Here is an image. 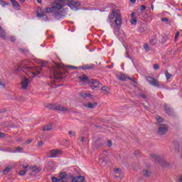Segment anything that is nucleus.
I'll return each mask as SVG.
<instances>
[{"label":"nucleus","mask_w":182,"mask_h":182,"mask_svg":"<svg viewBox=\"0 0 182 182\" xmlns=\"http://www.w3.org/2000/svg\"><path fill=\"white\" fill-rule=\"evenodd\" d=\"M66 4L71 9L75 11L77 9V6H80V3L73 0H55L52 3L51 7L46 8L45 13L50 14L52 12H55V14H54V17L55 19H60V18H62V15H60V14H59L58 11H60V9H62Z\"/></svg>","instance_id":"f257e3e1"},{"label":"nucleus","mask_w":182,"mask_h":182,"mask_svg":"<svg viewBox=\"0 0 182 182\" xmlns=\"http://www.w3.org/2000/svg\"><path fill=\"white\" fill-rule=\"evenodd\" d=\"M29 65H31V61L29 60H24L21 61L18 64V70H23L27 76H29L31 80H32L33 77L41 73V68L38 67L32 68Z\"/></svg>","instance_id":"f03ea898"},{"label":"nucleus","mask_w":182,"mask_h":182,"mask_svg":"<svg viewBox=\"0 0 182 182\" xmlns=\"http://www.w3.org/2000/svg\"><path fill=\"white\" fill-rule=\"evenodd\" d=\"M114 17H115V20H114L115 25L117 29L119 30L122 26V14H120V12L119 11H116L113 10L111 14L108 16V19L110 23H112V21L114 19Z\"/></svg>","instance_id":"7ed1b4c3"},{"label":"nucleus","mask_w":182,"mask_h":182,"mask_svg":"<svg viewBox=\"0 0 182 182\" xmlns=\"http://www.w3.org/2000/svg\"><path fill=\"white\" fill-rule=\"evenodd\" d=\"M56 66L57 68L52 70L51 73L53 75V79L59 80L62 77V71H60V69H63V65L58 64Z\"/></svg>","instance_id":"20e7f679"},{"label":"nucleus","mask_w":182,"mask_h":182,"mask_svg":"<svg viewBox=\"0 0 182 182\" xmlns=\"http://www.w3.org/2000/svg\"><path fill=\"white\" fill-rule=\"evenodd\" d=\"M146 80L149 83V85H151V86H154L159 89H163V87H164V85L159 82V80H156L154 77L147 76L146 77Z\"/></svg>","instance_id":"39448f33"},{"label":"nucleus","mask_w":182,"mask_h":182,"mask_svg":"<svg viewBox=\"0 0 182 182\" xmlns=\"http://www.w3.org/2000/svg\"><path fill=\"white\" fill-rule=\"evenodd\" d=\"M151 157L152 159L156 160V161H158V163H159V164L162 166V167H168V166H170V163L164 160L159 155H152Z\"/></svg>","instance_id":"423d86ee"},{"label":"nucleus","mask_w":182,"mask_h":182,"mask_svg":"<svg viewBox=\"0 0 182 182\" xmlns=\"http://www.w3.org/2000/svg\"><path fill=\"white\" fill-rule=\"evenodd\" d=\"M117 79H118V80H122V82H126V80H131V82H133V83H137L136 80L127 76L126 74H121L117 75Z\"/></svg>","instance_id":"0eeeda50"},{"label":"nucleus","mask_w":182,"mask_h":182,"mask_svg":"<svg viewBox=\"0 0 182 182\" xmlns=\"http://www.w3.org/2000/svg\"><path fill=\"white\" fill-rule=\"evenodd\" d=\"M168 126H167V124H159L158 134H160V136H163L166 134V132H168Z\"/></svg>","instance_id":"6e6552de"},{"label":"nucleus","mask_w":182,"mask_h":182,"mask_svg":"<svg viewBox=\"0 0 182 182\" xmlns=\"http://www.w3.org/2000/svg\"><path fill=\"white\" fill-rule=\"evenodd\" d=\"M88 84L90 85V87L92 89V90L100 86V82L93 79L90 80L88 82Z\"/></svg>","instance_id":"1a4fd4ad"},{"label":"nucleus","mask_w":182,"mask_h":182,"mask_svg":"<svg viewBox=\"0 0 182 182\" xmlns=\"http://www.w3.org/2000/svg\"><path fill=\"white\" fill-rule=\"evenodd\" d=\"M50 159H55L62 154V151L59 149H53L50 151Z\"/></svg>","instance_id":"9d476101"},{"label":"nucleus","mask_w":182,"mask_h":182,"mask_svg":"<svg viewBox=\"0 0 182 182\" xmlns=\"http://www.w3.org/2000/svg\"><path fill=\"white\" fill-rule=\"evenodd\" d=\"M53 109L54 110H59L60 112H69V109H68L66 107H63L60 105H54L53 106Z\"/></svg>","instance_id":"9b49d317"},{"label":"nucleus","mask_w":182,"mask_h":182,"mask_svg":"<svg viewBox=\"0 0 182 182\" xmlns=\"http://www.w3.org/2000/svg\"><path fill=\"white\" fill-rule=\"evenodd\" d=\"M21 89L26 90V89H28V87H29V79L25 77L21 80Z\"/></svg>","instance_id":"f8f14e48"},{"label":"nucleus","mask_w":182,"mask_h":182,"mask_svg":"<svg viewBox=\"0 0 182 182\" xmlns=\"http://www.w3.org/2000/svg\"><path fill=\"white\" fill-rule=\"evenodd\" d=\"M72 182H84L85 181V177L80 176H71Z\"/></svg>","instance_id":"ddd939ff"},{"label":"nucleus","mask_w":182,"mask_h":182,"mask_svg":"<svg viewBox=\"0 0 182 182\" xmlns=\"http://www.w3.org/2000/svg\"><path fill=\"white\" fill-rule=\"evenodd\" d=\"M165 108V112L168 114L169 116H173L174 114V112H173V109L168 107V105H164Z\"/></svg>","instance_id":"4468645a"},{"label":"nucleus","mask_w":182,"mask_h":182,"mask_svg":"<svg viewBox=\"0 0 182 182\" xmlns=\"http://www.w3.org/2000/svg\"><path fill=\"white\" fill-rule=\"evenodd\" d=\"M10 1L11 2V5L13 8H14V9L19 10V8H21V6L19 5V3L16 1V0H10Z\"/></svg>","instance_id":"2eb2a0df"},{"label":"nucleus","mask_w":182,"mask_h":182,"mask_svg":"<svg viewBox=\"0 0 182 182\" xmlns=\"http://www.w3.org/2000/svg\"><path fill=\"white\" fill-rule=\"evenodd\" d=\"M135 15H136V13H134V12L132 13V14H131L132 18H131L130 22L132 25H136L137 23V18H136Z\"/></svg>","instance_id":"dca6fc26"},{"label":"nucleus","mask_w":182,"mask_h":182,"mask_svg":"<svg viewBox=\"0 0 182 182\" xmlns=\"http://www.w3.org/2000/svg\"><path fill=\"white\" fill-rule=\"evenodd\" d=\"M85 107H87V109H95V107L97 106V103L94 102V103H90L87 102L86 104L84 105Z\"/></svg>","instance_id":"f3484780"},{"label":"nucleus","mask_w":182,"mask_h":182,"mask_svg":"<svg viewBox=\"0 0 182 182\" xmlns=\"http://www.w3.org/2000/svg\"><path fill=\"white\" fill-rule=\"evenodd\" d=\"M37 16L38 18H43V16H45V13L42 11V9H41L40 7H38L37 9Z\"/></svg>","instance_id":"a211bd4d"},{"label":"nucleus","mask_w":182,"mask_h":182,"mask_svg":"<svg viewBox=\"0 0 182 182\" xmlns=\"http://www.w3.org/2000/svg\"><path fill=\"white\" fill-rule=\"evenodd\" d=\"M0 38H2V39L6 40V33H5V31H4V28L0 26Z\"/></svg>","instance_id":"6ab92c4d"},{"label":"nucleus","mask_w":182,"mask_h":182,"mask_svg":"<svg viewBox=\"0 0 182 182\" xmlns=\"http://www.w3.org/2000/svg\"><path fill=\"white\" fill-rule=\"evenodd\" d=\"M95 68V65L91 64H87L85 65H83L82 67H80V69H82L83 70H86L87 69H93Z\"/></svg>","instance_id":"aec40b11"},{"label":"nucleus","mask_w":182,"mask_h":182,"mask_svg":"<svg viewBox=\"0 0 182 182\" xmlns=\"http://www.w3.org/2000/svg\"><path fill=\"white\" fill-rule=\"evenodd\" d=\"M52 129H53V125L51 124H48L44 126L43 130L44 132H50V130H52Z\"/></svg>","instance_id":"412c9836"},{"label":"nucleus","mask_w":182,"mask_h":182,"mask_svg":"<svg viewBox=\"0 0 182 182\" xmlns=\"http://www.w3.org/2000/svg\"><path fill=\"white\" fill-rule=\"evenodd\" d=\"M82 82H86L89 77L86 75H82L78 77Z\"/></svg>","instance_id":"4be33fe9"},{"label":"nucleus","mask_w":182,"mask_h":182,"mask_svg":"<svg viewBox=\"0 0 182 182\" xmlns=\"http://www.w3.org/2000/svg\"><path fill=\"white\" fill-rule=\"evenodd\" d=\"M18 52H21V53H23L24 55H28V53H29V50L26 48H19Z\"/></svg>","instance_id":"5701e85b"},{"label":"nucleus","mask_w":182,"mask_h":182,"mask_svg":"<svg viewBox=\"0 0 182 182\" xmlns=\"http://www.w3.org/2000/svg\"><path fill=\"white\" fill-rule=\"evenodd\" d=\"M80 96L82 97H90L91 99L93 97V95H92L89 94V93H81Z\"/></svg>","instance_id":"b1692460"},{"label":"nucleus","mask_w":182,"mask_h":182,"mask_svg":"<svg viewBox=\"0 0 182 182\" xmlns=\"http://www.w3.org/2000/svg\"><path fill=\"white\" fill-rule=\"evenodd\" d=\"M156 120L157 122V123H164V119L163 118H161V117L160 116H156Z\"/></svg>","instance_id":"393cba45"},{"label":"nucleus","mask_w":182,"mask_h":182,"mask_svg":"<svg viewBox=\"0 0 182 182\" xmlns=\"http://www.w3.org/2000/svg\"><path fill=\"white\" fill-rule=\"evenodd\" d=\"M66 177H68V173H66V172H62L61 173H60V178L66 180Z\"/></svg>","instance_id":"a878e982"},{"label":"nucleus","mask_w":182,"mask_h":182,"mask_svg":"<svg viewBox=\"0 0 182 182\" xmlns=\"http://www.w3.org/2000/svg\"><path fill=\"white\" fill-rule=\"evenodd\" d=\"M34 173H41V169L40 168H36V166H33L31 168Z\"/></svg>","instance_id":"bb28decb"},{"label":"nucleus","mask_w":182,"mask_h":182,"mask_svg":"<svg viewBox=\"0 0 182 182\" xmlns=\"http://www.w3.org/2000/svg\"><path fill=\"white\" fill-rule=\"evenodd\" d=\"M11 168H12L11 167H6L3 171L4 174H8V173H9V171H11Z\"/></svg>","instance_id":"cd10ccee"},{"label":"nucleus","mask_w":182,"mask_h":182,"mask_svg":"<svg viewBox=\"0 0 182 182\" xmlns=\"http://www.w3.org/2000/svg\"><path fill=\"white\" fill-rule=\"evenodd\" d=\"M163 22H166V23H171V21H170L168 18H162L161 19Z\"/></svg>","instance_id":"c85d7f7f"},{"label":"nucleus","mask_w":182,"mask_h":182,"mask_svg":"<svg viewBox=\"0 0 182 182\" xmlns=\"http://www.w3.org/2000/svg\"><path fill=\"white\" fill-rule=\"evenodd\" d=\"M101 90L103 91V92H105V93H109V92H110V89H109L108 87H102L101 88Z\"/></svg>","instance_id":"c756f323"},{"label":"nucleus","mask_w":182,"mask_h":182,"mask_svg":"<svg viewBox=\"0 0 182 182\" xmlns=\"http://www.w3.org/2000/svg\"><path fill=\"white\" fill-rule=\"evenodd\" d=\"M68 134H70L71 137H76V132H75L68 131Z\"/></svg>","instance_id":"7c9ffc66"},{"label":"nucleus","mask_w":182,"mask_h":182,"mask_svg":"<svg viewBox=\"0 0 182 182\" xmlns=\"http://www.w3.org/2000/svg\"><path fill=\"white\" fill-rule=\"evenodd\" d=\"M5 82H4V81L0 80V89H5Z\"/></svg>","instance_id":"2f4dec72"},{"label":"nucleus","mask_w":182,"mask_h":182,"mask_svg":"<svg viewBox=\"0 0 182 182\" xmlns=\"http://www.w3.org/2000/svg\"><path fill=\"white\" fill-rule=\"evenodd\" d=\"M144 48L146 52H149L150 51V48H149V44L145 43L144 45Z\"/></svg>","instance_id":"473e14b6"},{"label":"nucleus","mask_w":182,"mask_h":182,"mask_svg":"<svg viewBox=\"0 0 182 182\" xmlns=\"http://www.w3.org/2000/svg\"><path fill=\"white\" fill-rule=\"evenodd\" d=\"M143 174H144V176H145V177H149L150 172H149L148 171L145 170V171H143Z\"/></svg>","instance_id":"72a5a7b5"},{"label":"nucleus","mask_w":182,"mask_h":182,"mask_svg":"<svg viewBox=\"0 0 182 182\" xmlns=\"http://www.w3.org/2000/svg\"><path fill=\"white\" fill-rule=\"evenodd\" d=\"M156 42H157V41H156V38H151V39L150 40V43H151V45H152V46L156 45Z\"/></svg>","instance_id":"f704fd0d"},{"label":"nucleus","mask_w":182,"mask_h":182,"mask_svg":"<svg viewBox=\"0 0 182 182\" xmlns=\"http://www.w3.org/2000/svg\"><path fill=\"white\" fill-rule=\"evenodd\" d=\"M138 96H139V97H141L142 99H147V97H146V95L141 93V92H139L138 94Z\"/></svg>","instance_id":"c9c22d12"},{"label":"nucleus","mask_w":182,"mask_h":182,"mask_svg":"<svg viewBox=\"0 0 182 182\" xmlns=\"http://www.w3.org/2000/svg\"><path fill=\"white\" fill-rule=\"evenodd\" d=\"M107 147H112V146H113V143H112V140L107 141Z\"/></svg>","instance_id":"e433bc0d"},{"label":"nucleus","mask_w":182,"mask_h":182,"mask_svg":"<svg viewBox=\"0 0 182 182\" xmlns=\"http://www.w3.org/2000/svg\"><path fill=\"white\" fill-rule=\"evenodd\" d=\"M20 176H25L26 174V170H22L18 172Z\"/></svg>","instance_id":"4c0bfd02"},{"label":"nucleus","mask_w":182,"mask_h":182,"mask_svg":"<svg viewBox=\"0 0 182 182\" xmlns=\"http://www.w3.org/2000/svg\"><path fill=\"white\" fill-rule=\"evenodd\" d=\"M166 76V79H170V77H171V74H170V73H168V71H166L165 73Z\"/></svg>","instance_id":"58836bf2"},{"label":"nucleus","mask_w":182,"mask_h":182,"mask_svg":"<svg viewBox=\"0 0 182 182\" xmlns=\"http://www.w3.org/2000/svg\"><path fill=\"white\" fill-rule=\"evenodd\" d=\"M154 70H157L160 69V65H159V64H155L154 65Z\"/></svg>","instance_id":"ea45409f"},{"label":"nucleus","mask_w":182,"mask_h":182,"mask_svg":"<svg viewBox=\"0 0 182 182\" xmlns=\"http://www.w3.org/2000/svg\"><path fill=\"white\" fill-rule=\"evenodd\" d=\"M0 4L1 5V6H5L8 5V4L6 3L4 1H0Z\"/></svg>","instance_id":"a19ab883"},{"label":"nucleus","mask_w":182,"mask_h":182,"mask_svg":"<svg viewBox=\"0 0 182 182\" xmlns=\"http://www.w3.org/2000/svg\"><path fill=\"white\" fill-rule=\"evenodd\" d=\"M58 182H68V180L60 178L59 179H58Z\"/></svg>","instance_id":"79ce46f5"},{"label":"nucleus","mask_w":182,"mask_h":182,"mask_svg":"<svg viewBox=\"0 0 182 182\" xmlns=\"http://www.w3.org/2000/svg\"><path fill=\"white\" fill-rule=\"evenodd\" d=\"M10 41L11 42H15L16 41V38L15 36H11L10 37Z\"/></svg>","instance_id":"37998d69"},{"label":"nucleus","mask_w":182,"mask_h":182,"mask_svg":"<svg viewBox=\"0 0 182 182\" xmlns=\"http://www.w3.org/2000/svg\"><path fill=\"white\" fill-rule=\"evenodd\" d=\"M42 146H43V141H40L38 144L37 147H42Z\"/></svg>","instance_id":"c03bdc74"},{"label":"nucleus","mask_w":182,"mask_h":182,"mask_svg":"<svg viewBox=\"0 0 182 182\" xmlns=\"http://www.w3.org/2000/svg\"><path fill=\"white\" fill-rule=\"evenodd\" d=\"M58 178H56V177H55V176H53V177H52L51 178V181H53V182H58Z\"/></svg>","instance_id":"a18cd8bd"},{"label":"nucleus","mask_w":182,"mask_h":182,"mask_svg":"<svg viewBox=\"0 0 182 182\" xmlns=\"http://www.w3.org/2000/svg\"><path fill=\"white\" fill-rule=\"evenodd\" d=\"M1 126H3L4 127H8V126H9V123H6V122H3L1 124Z\"/></svg>","instance_id":"49530a36"},{"label":"nucleus","mask_w":182,"mask_h":182,"mask_svg":"<svg viewBox=\"0 0 182 182\" xmlns=\"http://www.w3.org/2000/svg\"><path fill=\"white\" fill-rule=\"evenodd\" d=\"M180 36V32H176V34L175 36V41H177V38Z\"/></svg>","instance_id":"de8ad7c7"},{"label":"nucleus","mask_w":182,"mask_h":182,"mask_svg":"<svg viewBox=\"0 0 182 182\" xmlns=\"http://www.w3.org/2000/svg\"><path fill=\"white\" fill-rule=\"evenodd\" d=\"M68 68L69 69H77V67L72 66V65H68Z\"/></svg>","instance_id":"09e8293b"},{"label":"nucleus","mask_w":182,"mask_h":182,"mask_svg":"<svg viewBox=\"0 0 182 182\" xmlns=\"http://www.w3.org/2000/svg\"><path fill=\"white\" fill-rule=\"evenodd\" d=\"M140 9H141V11H146V6L141 5Z\"/></svg>","instance_id":"8fccbe9b"},{"label":"nucleus","mask_w":182,"mask_h":182,"mask_svg":"<svg viewBox=\"0 0 182 182\" xmlns=\"http://www.w3.org/2000/svg\"><path fill=\"white\" fill-rule=\"evenodd\" d=\"M30 143H32V139H27V140L26 141V144H30Z\"/></svg>","instance_id":"3c124183"},{"label":"nucleus","mask_w":182,"mask_h":182,"mask_svg":"<svg viewBox=\"0 0 182 182\" xmlns=\"http://www.w3.org/2000/svg\"><path fill=\"white\" fill-rule=\"evenodd\" d=\"M178 182H182V175L178 177Z\"/></svg>","instance_id":"603ef678"},{"label":"nucleus","mask_w":182,"mask_h":182,"mask_svg":"<svg viewBox=\"0 0 182 182\" xmlns=\"http://www.w3.org/2000/svg\"><path fill=\"white\" fill-rule=\"evenodd\" d=\"M115 173H117V174H119L120 173V169L119 168H117L115 170Z\"/></svg>","instance_id":"864d4df0"},{"label":"nucleus","mask_w":182,"mask_h":182,"mask_svg":"<svg viewBox=\"0 0 182 182\" xmlns=\"http://www.w3.org/2000/svg\"><path fill=\"white\" fill-rule=\"evenodd\" d=\"M0 137H5V134L0 132Z\"/></svg>","instance_id":"5fc2aeb1"},{"label":"nucleus","mask_w":182,"mask_h":182,"mask_svg":"<svg viewBox=\"0 0 182 182\" xmlns=\"http://www.w3.org/2000/svg\"><path fill=\"white\" fill-rule=\"evenodd\" d=\"M85 139H86V138H85V137H82V138H81V141H82V143H83V142L85 141Z\"/></svg>","instance_id":"6e6d98bb"},{"label":"nucleus","mask_w":182,"mask_h":182,"mask_svg":"<svg viewBox=\"0 0 182 182\" xmlns=\"http://www.w3.org/2000/svg\"><path fill=\"white\" fill-rule=\"evenodd\" d=\"M17 150H18V151H22V150H23V149H22V148H21V147H18V148L17 149Z\"/></svg>","instance_id":"4d7b16f0"},{"label":"nucleus","mask_w":182,"mask_h":182,"mask_svg":"<svg viewBox=\"0 0 182 182\" xmlns=\"http://www.w3.org/2000/svg\"><path fill=\"white\" fill-rule=\"evenodd\" d=\"M38 4H42V0H36Z\"/></svg>","instance_id":"13d9d810"},{"label":"nucleus","mask_w":182,"mask_h":182,"mask_svg":"<svg viewBox=\"0 0 182 182\" xmlns=\"http://www.w3.org/2000/svg\"><path fill=\"white\" fill-rule=\"evenodd\" d=\"M133 96H136V91H132Z\"/></svg>","instance_id":"bf43d9fd"},{"label":"nucleus","mask_w":182,"mask_h":182,"mask_svg":"<svg viewBox=\"0 0 182 182\" xmlns=\"http://www.w3.org/2000/svg\"><path fill=\"white\" fill-rule=\"evenodd\" d=\"M131 2H132V4H135V3H136V0H131Z\"/></svg>","instance_id":"052dcab7"},{"label":"nucleus","mask_w":182,"mask_h":182,"mask_svg":"<svg viewBox=\"0 0 182 182\" xmlns=\"http://www.w3.org/2000/svg\"><path fill=\"white\" fill-rule=\"evenodd\" d=\"M144 108L146 109V110H149V107H146V105H144Z\"/></svg>","instance_id":"680f3d73"},{"label":"nucleus","mask_w":182,"mask_h":182,"mask_svg":"<svg viewBox=\"0 0 182 182\" xmlns=\"http://www.w3.org/2000/svg\"><path fill=\"white\" fill-rule=\"evenodd\" d=\"M28 165H27V166H23V168H28Z\"/></svg>","instance_id":"e2e57ef3"},{"label":"nucleus","mask_w":182,"mask_h":182,"mask_svg":"<svg viewBox=\"0 0 182 182\" xmlns=\"http://www.w3.org/2000/svg\"><path fill=\"white\" fill-rule=\"evenodd\" d=\"M21 2H22L23 4L25 3V0H19Z\"/></svg>","instance_id":"0e129e2a"},{"label":"nucleus","mask_w":182,"mask_h":182,"mask_svg":"<svg viewBox=\"0 0 182 182\" xmlns=\"http://www.w3.org/2000/svg\"><path fill=\"white\" fill-rule=\"evenodd\" d=\"M151 9H152V11H153V10L154 9V6L152 5V6H151Z\"/></svg>","instance_id":"69168bd1"},{"label":"nucleus","mask_w":182,"mask_h":182,"mask_svg":"<svg viewBox=\"0 0 182 182\" xmlns=\"http://www.w3.org/2000/svg\"><path fill=\"white\" fill-rule=\"evenodd\" d=\"M161 38L164 39V37L162 36Z\"/></svg>","instance_id":"338daca9"},{"label":"nucleus","mask_w":182,"mask_h":182,"mask_svg":"<svg viewBox=\"0 0 182 182\" xmlns=\"http://www.w3.org/2000/svg\"><path fill=\"white\" fill-rule=\"evenodd\" d=\"M162 42H166V41H162Z\"/></svg>","instance_id":"774afa93"}]
</instances>
